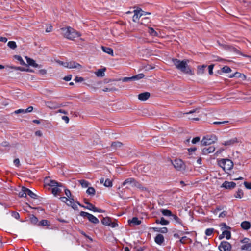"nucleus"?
Returning <instances> with one entry per match:
<instances>
[{"instance_id": "nucleus-1", "label": "nucleus", "mask_w": 251, "mask_h": 251, "mask_svg": "<svg viewBox=\"0 0 251 251\" xmlns=\"http://www.w3.org/2000/svg\"><path fill=\"white\" fill-rule=\"evenodd\" d=\"M172 61L176 68L181 72L191 75H194V72L188 65V60H180L177 59H173Z\"/></svg>"}, {"instance_id": "nucleus-2", "label": "nucleus", "mask_w": 251, "mask_h": 251, "mask_svg": "<svg viewBox=\"0 0 251 251\" xmlns=\"http://www.w3.org/2000/svg\"><path fill=\"white\" fill-rule=\"evenodd\" d=\"M61 30L64 37L70 40H73L81 35L79 32L70 27L62 28Z\"/></svg>"}, {"instance_id": "nucleus-3", "label": "nucleus", "mask_w": 251, "mask_h": 251, "mask_svg": "<svg viewBox=\"0 0 251 251\" xmlns=\"http://www.w3.org/2000/svg\"><path fill=\"white\" fill-rule=\"evenodd\" d=\"M45 183L46 185L53 187L52 189V193L55 196H56L57 194H59L61 192V189L59 188V187H62V184L61 183H58L55 180H51L49 178H45Z\"/></svg>"}, {"instance_id": "nucleus-4", "label": "nucleus", "mask_w": 251, "mask_h": 251, "mask_svg": "<svg viewBox=\"0 0 251 251\" xmlns=\"http://www.w3.org/2000/svg\"><path fill=\"white\" fill-rule=\"evenodd\" d=\"M123 186H125L126 185H129L132 187H136L143 191H147V189L146 187H144L142 186L141 184L139 182H137L134 178H129L126 179V180L124 181L123 183Z\"/></svg>"}, {"instance_id": "nucleus-5", "label": "nucleus", "mask_w": 251, "mask_h": 251, "mask_svg": "<svg viewBox=\"0 0 251 251\" xmlns=\"http://www.w3.org/2000/svg\"><path fill=\"white\" fill-rule=\"evenodd\" d=\"M218 165L223 168L224 171H229L233 167V163L228 159H222L218 161Z\"/></svg>"}, {"instance_id": "nucleus-6", "label": "nucleus", "mask_w": 251, "mask_h": 251, "mask_svg": "<svg viewBox=\"0 0 251 251\" xmlns=\"http://www.w3.org/2000/svg\"><path fill=\"white\" fill-rule=\"evenodd\" d=\"M218 139L215 135H209L204 136L201 141V144L202 146L211 145L217 142Z\"/></svg>"}, {"instance_id": "nucleus-7", "label": "nucleus", "mask_w": 251, "mask_h": 251, "mask_svg": "<svg viewBox=\"0 0 251 251\" xmlns=\"http://www.w3.org/2000/svg\"><path fill=\"white\" fill-rule=\"evenodd\" d=\"M80 215L83 217H87L89 221L93 223L97 224L99 222V220L96 217L86 212L81 211L80 213Z\"/></svg>"}, {"instance_id": "nucleus-8", "label": "nucleus", "mask_w": 251, "mask_h": 251, "mask_svg": "<svg viewBox=\"0 0 251 251\" xmlns=\"http://www.w3.org/2000/svg\"><path fill=\"white\" fill-rule=\"evenodd\" d=\"M174 167L178 171L184 170L185 165L183 161L180 159H176L173 162Z\"/></svg>"}, {"instance_id": "nucleus-9", "label": "nucleus", "mask_w": 251, "mask_h": 251, "mask_svg": "<svg viewBox=\"0 0 251 251\" xmlns=\"http://www.w3.org/2000/svg\"><path fill=\"white\" fill-rule=\"evenodd\" d=\"M231 249V245L227 241L222 242L219 246V249L220 251H230Z\"/></svg>"}, {"instance_id": "nucleus-10", "label": "nucleus", "mask_w": 251, "mask_h": 251, "mask_svg": "<svg viewBox=\"0 0 251 251\" xmlns=\"http://www.w3.org/2000/svg\"><path fill=\"white\" fill-rule=\"evenodd\" d=\"M221 229L223 230V233L224 236L227 239H229L231 236L230 232L228 230H226L227 228V226L226 224L223 223L221 225Z\"/></svg>"}, {"instance_id": "nucleus-11", "label": "nucleus", "mask_w": 251, "mask_h": 251, "mask_svg": "<svg viewBox=\"0 0 251 251\" xmlns=\"http://www.w3.org/2000/svg\"><path fill=\"white\" fill-rule=\"evenodd\" d=\"M85 203L87 204V206H84L83 205H82L80 203H78V204L81 207H82L87 209H89L90 210L93 211L94 212H101L102 211L100 209V210L98 209L97 208L95 207L92 204H91L90 203H89L88 202H85Z\"/></svg>"}, {"instance_id": "nucleus-12", "label": "nucleus", "mask_w": 251, "mask_h": 251, "mask_svg": "<svg viewBox=\"0 0 251 251\" xmlns=\"http://www.w3.org/2000/svg\"><path fill=\"white\" fill-rule=\"evenodd\" d=\"M236 183L233 182H229L225 181L221 185V187L225 188L226 189H231L235 188Z\"/></svg>"}, {"instance_id": "nucleus-13", "label": "nucleus", "mask_w": 251, "mask_h": 251, "mask_svg": "<svg viewBox=\"0 0 251 251\" xmlns=\"http://www.w3.org/2000/svg\"><path fill=\"white\" fill-rule=\"evenodd\" d=\"M141 9H137L134 11V15L133 16V21L136 22L137 20L142 16Z\"/></svg>"}, {"instance_id": "nucleus-14", "label": "nucleus", "mask_w": 251, "mask_h": 251, "mask_svg": "<svg viewBox=\"0 0 251 251\" xmlns=\"http://www.w3.org/2000/svg\"><path fill=\"white\" fill-rule=\"evenodd\" d=\"M78 202H75L74 201V198H70L68 199V202L66 203V204L72 207V208H73L75 210H76L77 209V205H78Z\"/></svg>"}, {"instance_id": "nucleus-15", "label": "nucleus", "mask_w": 251, "mask_h": 251, "mask_svg": "<svg viewBox=\"0 0 251 251\" xmlns=\"http://www.w3.org/2000/svg\"><path fill=\"white\" fill-rule=\"evenodd\" d=\"M150 93L149 92H144L138 95V98L141 101H146L150 97Z\"/></svg>"}, {"instance_id": "nucleus-16", "label": "nucleus", "mask_w": 251, "mask_h": 251, "mask_svg": "<svg viewBox=\"0 0 251 251\" xmlns=\"http://www.w3.org/2000/svg\"><path fill=\"white\" fill-rule=\"evenodd\" d=\"M215 150V148L214 146L205 147L202 150V153L203 154L206 155L209 153L213 152Z\"/></svg>"}, {"instance_id": "nucleus-17", "label": "nucleus", "mask_w": 251, "mask_h": 251, "mask_svg": "<svg viewBox=\"0 0 251 251\" xmlns=\"http://www.w3.org/2000/svg\"><path fill=\"white\" fill-rule=\"evenodd\" d=\"M64 64L66 65V68L69 69L76 68L78 66H80V65L78 63L75 62H66Z\"/></svg>"}, {"instance_id": "nucleus-18", "label": "nucleus", "mask_w": 251, "mask_h": 251, "mask_svg": "<svg viewBox=\"0 0 251 251\" xmlns=\"http://www.w3.org/2000/svg\"><path fill=\"white\" fill-rule=\"evenodd\" d=\"M239 142L238 140L236 138L231 139L228 141H225L222 143L225 146H231L236 143Z\"/></svg>"}, {"instance_id": "nucleus-19", "label": "nucleus", "mask_w": 251, "mask_h": 251, "mask_svg": "<svg viewBox=\"0 0 251 251\" xmlns=\"http://www.w3.org/2000/svg\"><path fill=\"white\" fill-rule=\"evenodd\" d=\"M25 59L27 63L29 65H30L34 67H38V65L35 62V61L33 59H31L27 56L25 57Z\"/></svg>"}, {"instance_id": "nucleus-20", "label": "nucleus", "mask_w": 251, "mask_h": 251, "mask_svg": "<svg viewBox=\"0 0 251 251\" xmlns=\"http://www.w3.org/2000/svg\"><path fill=\"white\" fill-rule=\"evenodd\" d=\"M128 223L130 225H138L141 224V222L137 218L134 217L131 220H128Z\"/></svg>"}, {"instance_id": "nucleus-21", "label": "nucleus", "mask_w": 251, "mask_h": 251, "mask_svg": "<svg viewBox=\"0 0 251 251\" xmlns=\"http://www.w3.org/2000/svg\"><path fill=\"white\" fill-rule=\"evenodd\" d=\"M164 237L162 234H158L155 238V241L158 244H161L164 242Z\"/></svg>"}, {"instance_id": "nucleus-22", "label": "nucleus", "mask_w": 251, "mask_h": 251, "mask_svg": "<svg viewBox=\"0 0 251 251\" xmlns=\"http://www.w3.org/2000/svg\"><path fill=\"white\" fill-rule=\"evenodd\" d=\"M101 49L103 51H104V52L108 54L111 55L112 56H113V50L111 48L102 46Z\"/></svg>"}, {"instance_id": "nucleus-23", "label": "nucleus", "mask_w": 251, "mask_h": 251, "mask_svg": "<svg viewBox=\"0 0 251 251\" xmlns=\"http://www.w3.org/2000/svg\"><path fill=\"white\" fill-rule=\"evenodd\" d=\"M241 226L244 229L247 230L251 227V224L249 222L244 221L241 223Z\"/></svg>"}, {"instance_id": "nucleus-24", "label": "nucleus", "mask_w": 251, "mask_h": 251, "mask_svg": "<svg viewBox=\"0 0 251 251\" xmlns=\"http://www.w3.org/2000/svg\"><path fill=\"white\" fill-rule=\"evenodd\" d=\"M206 67V65H205L198 66L197 74L199 75L203 74L204 73V70Z\"/></svg>"}, {"instance_id": "nucleus-25", "label": "nucleus", "mask_w": 251, "mask_h": 251, "mask_svg": "<svg viewBox=\"0 0 251 251\" xmlns=\"http://www.w3.org/2000/svg\"><path fill=\"white\" fill-rule=\"evenodd\" d=\"M156 223L157 224H160L162 225H167L169 224V222L163 217H162L160 219H157Z\"/></svg>"}, {"instance_id": "nucleus-26", "label": "nucleus", "mask_w": 251, "mask_h": 251, "mask_svg": "<svg viewBox=\"0 0 251 251\" xmlns=\"http://www.w3.org/2000/svg\"><path fill=\"white\" fill-rule=\"evenodd\" d=\"M105 69H99L95 73L96 75L98 77H102L104 75V72Z\"/></svg>"}, {"instance_id": "nucleus-27", "label": "nucleus", "mask_w": 251, "mask_h": 251, "mask_svg": "<svg viewBox=\"0 0 251 251\" xmlns=\"http://www.w3.org/2000/svg\"><path fill=\"white\" fill-rule=\"evenodd\" d=\"M101 222L103 225L109 226L111 225V220L109 218L106 217L103 218Z\"/></svg>"}, {"instance_id": "nucleus-28", "label": "nucleus", "mask_w": 251, "mask_h": 251, "mask_svg": "<svg viewBox=\"0 0 251 251\" xmlns=\"http://www.w3.org/2000/svg\"><path fill=\"white\" fill-rule=\"evenodd\" d=\"M149 34L153 37H156L158 36V33L154 30L152 27L149 28Z\"/></svg>"}, {"instance_id": "nucleus-29", "label": "nucleus", "mask_w": 251, "mask_h": 251, "mask_svg": "<svg viewBox=\"0 0 251 251\" xmlns=\"http://www.w3.org/2000/svg\"><path fill=\"white\" fill-rule=\"evenodd\" d=\"M25 189H27V188L23 187L21 191L19 193V196L20 197H26V191Z\"/></svg>"}, {"instance_id": "nucleus-30", "label": "nucleus", "mask_w": 251, "mask_h": 251, "mask_svg": "<svg viewBox=\"0 0 251 251\" xmlns=\"http://www.w3.org/2000/svg\"><path fill=\"white\" fill-rule=\"evenodd\" d=\"M25 190L26 191V196L28 195L33 199L36 198L37 195L35 194H34L33 192H32L30 190L28 189V188Z\"/></svg>"}, {"instance_id": "nucleus-31", "label": "nucleus", "mask_w": 251, "mask_h": 251, "mask_svg": "<svg viewBox=\"0 0 251 251\" xmlns=\"http://www.w3.org/2000/svg\"><path fill=\"white\" fill-rule=\"evenodd\" d=\"M161 213L162 214L166 216H172V213L170 210L168 209H162L161 210Z\"/></svg>"}, {"instance_id": "nucleus-32", "label": "nucleus", "mask_w": 251, "mask_h": 251, "mask_svg": "<svg viewBox=\"0 0 251 251\" xmlns=\"http://www.w3.org/2000/svg\"><path fill=\"white\" fill-rule=\"evenodd\" d=\"M235 197L237 198H242L243 197V192L241 189H239L236 192L234 195Z\"/></svg>"}, {"instance_id": "nucleus-33", "label": "nucleus", "mask_w": 251, "mask_h": 251, "mask_svg": "<svg viewBox=\"0 0 251 251\" xmlns=\"http://www.w3.org/2000/svg\"><path fill=\"white\" fill-rule=\"evenodd\" d=\"M241 249L243 250L251 251V243L245 244L241 246Z\"/></svg>"}, {"instance_id": "nucleus-34", "label": "nucleus", "mask_w": 251, "mask_h": 251, "mask_svg": "<svg viewBox=\"0 0 251 251\" xmlns=\"http://www.w3.org/2000/svg\"><path fill=\"white\" fill-rule=\"evenodd\" d=\"M46 106L50 109H55L57 107L55 104L50 101L46 102Z\"/></svg>"}, {"instance_id": "nucleus-35", "label": "nucleus", "mask_w": 251, "mask_h": 251, "mask_svg": "<svg viewBox=\"0 0 251 251\" xmlns=\"http://www.w3.org/2000/svg\"><path fill=\"white\" fill-rule=\"evenodd\" d=\"M79 182L83 188L87 187L89 184L88 181L83 179L79 180Z\"/></svg>"}, {"instance_id": "nucleus-36", "label": "nucleus", "mask_w": 251, "mask_h": 251, "mask_svg": "<svg viewBox=\"0 0 251 251\" xmlns=\"http://www.w3.org/2000/svg\"><path fill=\"white\" fill-rule=\"evenodd\" d=\"M144 75L142 73L139 74L138 75H136L133 76L132 78L133 80H138L140 79L143 78L144 77Z\"/></svg>"}, {"instance_id": "nucleus-37", "label": "nucleus", "mask_w": 251, "mask_h": 251, "mask_svg": "<svg viewBox=\"0 0 251 251\" xmlns=\"http://www.w3.org/2000/svg\"><path fill=\"white\" fill-rule=\"evenodd\" d=\"M117 89L113 87H105L102 89V91L104 92H111V91H117Z\"/></svg>"}, {"instance_id": "nucleus-38", "label": "nucleus", "mask_w": 251, "mask_h": 251, "mask_svg": "<svg viewBox=\"0 0 251 251\" xmlns=\"http://www.w3.org/2000/svg\"><path fill=\"white\" fill-rule=\"evenodd\" d=\"M86 192L89 195H94L95 193V190L93 187H90L87 190Z\"/></svg>"}, {"instance_id": "nucleus-39", "label": "nucleus", "mask_w": 251, "mask_h": 251, "mask_svg": "<svg viewBox=\"0 0 251 251\" xmlns=\"http://www.w3.org/2000/svg\"><path fill=\"white\" fill-rule=\"evenodd\" d=\"M7 45H8V46L10 48L12 49H15L17 47L16 44L15 43V42H14V41H9Z\"/></svg>"}, {"instance_id": "nucleus-40", "label": "nucleus", "mask_w": 251, "mask_h": 251, "mask_svg": "<svg viewBox=\"0 0 251 251\" xmlns=\"http://www.w3.org/2000/svg\"><path fill=\"white\" fill-rule=\"evenodd\" d=\"M14 58L15 59L17 60L20 62V64L21 65H25V63L23 60L22 58L19 55H15Z\"/></svg>"}, {"instance_id": "nucleus-41", "label": "nucleus", "mask_w": 251, "mask_h": 251, "mask_svg": "<svg viewBox=\"0 0 251 251\" xmlns=\"http://www.w3.org/2000/svg\"><path fill=\"white\" fill-rule=\"evenodd\" d=\"M104 185L105 187H111L112 186V182L109 179L105 180Z\"/></svg>"}, {"instance_id": "nucleus-42", "label": "nucleus", "mask_w": 251, "mask_h": 251, "mask_svg": "<svg viewBox=\"0 0 251 251\" xmlns=\"http://www.w3.org/2000/svg\"><path fill=\"white\" fill-rule=\"evenodd\" d=\"M214 231L213 228H208L205 230V234L207 236H210L212 235Z\"/></svg>"}, {"instance_id": "nucleus-43", "label": "nucleus", "mask_w": 251, "mask_h": 251, "mask_svg": "<svg viewBox=\"0 0 251 251\" xmlns=\"http://www.w3.org/2000/svg\"><path fill=\"white\" fill-rule=\"evenodd\" d=\"M222 71L224 73H228L231 72V69L229 67L225 66L222 68Z\"/></svg>"}, {"instance_id": "nucleus-44", "label": "nucleus", "mask_w": 251, "mask_h": 251, "mask_svg": "<svg viewBox=\"0 0 251 251\" xmlns=\"http://www.w3.org/2000/svg\"><path fill=\"white\" fill-rule=\"evenodd\" d=\"M200 112V108H196L195 109H194V110H191L188 112H186L185 113V114H193V113H199Z\"/></svg>"}, {"instance_id": "nucleus-45", "label": "nucleus", "mask_w": 251, "mask_h": 251, "mask_svg": "<svg viewBox=\"0 0 251 251\" xmlns=\"http://www.w3.org/2000/svg\"><path fill=\"white\" fill-rule=\"evenodd\" d=\"M171 217L172 220L174 221L177 223H180V220L176 215L172 214Z\"/></svg>"}, {"instance_id": "nucleus-46", "label": "nucleus", "mask_w": 251, "mask_h": 251, "mask_svg": "<svg viewBox=\"0 0 251 251\" xmlns=\"http://www.w3.org/2000/svg\"><path fill=\"white\" fill-rule=\"evenodd\" d=\"M157 230H156V231L162 233H167L168 231V229L166 227H162V228H156Z\"/></svg>"}, {"instance_id": "nucleus-47", "label": "nucleus", "mask_w": 251, "mask_h": 251, "mask_svg": "<svg viewBox=\"0 0 251 251\" xmlns=\"http://www.w3.org/2000/svg\"><path fill=\"white\" fill-rule=\"evenodd\" d=\"M65 195H66V197L68 198V199L73 198V196L72 195L71 192L69 190L65 189Z\"/></svg>"}, {"instance_id": "nucleus-48", "label": "nucleus", "mask_w": 251, "mask_h": 251, "mask_svg": "<svg viewBox=\"0 0 251 251\" xmlns=\"http://www.w3.org/2000/svg\"><path fill=\"white\" fill-rule=\"evenodd\" d=\"M111 146L115 148L120 147L122 146V143L119 142H115L112 143Z\"/></svg>"}, {"instance_id": "nucleus-49", "label": "nucleus", "mask_w": 251, "mask_h": 251, "mask_svg": "<svg viewBox=\"0 0 251 251\" xmlns=\"http://www.w3.org/2000/svg\"><path fill=\"white\" fill-rule=\"evenodd\" d=\"M39 225L42 226H48L49 222L47 220H43L41 221L39 223Z\"/></svg>"}, {"instance_id": "nucleus-50", "label": "nucleus", "mask_w": 251, "mask_h": 251, "mask_svg": "<svg viewBox=\"0 0 251 251\" xmlns=\"http://www.w3.org/2000/svg\"><path fill=\"white\" fill-rule=\"evenodd\" d=\"M75 80L76 82H82L83 81H84V78L82 77L76 76L75 78Z\"/></svg>"}, {"instance_id": "nucleus-51", "label": "nucleus", "mask_w": 251, "mask_h": 251, "mask_svg": "<svg viewBox=\"0 0 251 251\" xmlns=\"http://www.w3.org/2000/svg\"><path fill=\"white\" fill-rule=\"evenodd\" d=\"M229 122L228 121H224L222 122H213L214 124H218V125H225L226 124L228 123Z\"/></svg>"}, {"instance_id": "nucleus-52", "label": "nucleus", "mask_w": 251, "mask_h": 251, "mask_svg": "<svg viewBox=\"0 0 251 251\" xmlns=\"http://www.w3.org/2000/svg\"><path fill=\"white\" fill-rule=\"evenodd\" d=\"M123 82H127L128 81L133 80L132 76V77H126L123 78L122 79Z\"/></svg>"}, {"instance_id": "nucleus-53", "label": "nucleus", "mask_w": 251, "mask_h": 251, "mask_svg": "<svg viewBox=\"0 0 251 251\" xmlns=\"http://www.w3.org/2000/svg\"><path fill=\"white\" fill-rule=\"evenodd\" d=\"M59 199H60L61 201H62L65 203H67V202H68V199H69L66 197H61Z\"/></svg>"}, {"instance_id": "nucleus-54", "label": "nucleus", "mask_w": 251, "mask_h": 251, "mask_svg": "<svg viewBox=\"0 0 251 251\" xmlns=\"http://www.w3.org/2000/svg\"><path fill=\"white\" fill-rule=\"evenodd\" d=\"M214 67V65H210L208 66V71L210 75H212L213 74V69Z\"/></svg>"}, {"instance_id": "nucleus-55", "label": "nucleus", "mask_w": 251, "mask_h": 251, "mask_svg": "<svg viewBox=\"0 0 251 251\" xmlns=\"http://www.w3.org/2000/svg\"><path fill=\"white\" fill-rule=\"evenodd\" d=\"M14 113L15 114L25 113V109H18V110H17L15 111Z\"/></svg>"}, {"instance_id": "nucleus-56", "label": "nucleus", "mask_w": 251, "mask_h": 251, "mask_svg": "<svg viewBox=\"0 0 251 251\" xmlns=\"http://www.w3.org/2000/svg\"><path fill=\"white\" fill-rule=\"evenodd\" d=\"M244 184L246 188L251 189V183L244 182Z\"/></svg>"}, {"instance_id": "nucleus-57", "label": "nucleus", "mask_w": 251, "mask_h": 251, "mask_svg": "<svg viewBox=\"0 0 251 251\" xmlns=\"http://www.w3.org/2000/svg\"><path fill=\"white\" fill-rule=\"evenodd\" d=\"M30 220L33 223H36L38 221L37 218L33 215L30 218Z\"/></svg>"}, {"instance_id": "nucleus-58", "label": "nucleus", "mask_w": 251, "mask_h": 251, "mask_svg": "<svg viewBox=\"0 0 251 251\" xmlns=\"http://www.w3.org/2000/svg\"><path fill=\"white\" fill-rule=\"evenodd\" d=\"M14 164H15V166H16L17 167H19L20 166V160L19 159L17 158V159H15L14 160Z\"/></svg>"}, {"instance_id": "nucleus-59", "label": "nucleus", "mask_w": 251, "mask_h": 251, "mask_svg": "<svg viewBox=\"0 0 251 251\" xmlns=\"http://www.w3.org/2000/svg\"><path fill=\"white\" fill-rule=\"evenodd\" d=\"M200 137H196L193 139V140H192V142L193 144H196V143L200 141Z\"/></svg>"}, {"instance_id": "nucleus-60", "label": "nucleus", "mask_w": 251, "mask_h": 251, "mask_svg": "<svg viewBox=\"0 0 251 251\" xmlns=\"http://www.w3.org/2000/svg\"><path fill=\"white\" fill-rule=\"evenodd\" d=\"M224 149L223 148H220L217 150V151L215 152V155L218 156L219 154L222 153L224 151Z\"/></svg>"}, {"instance_id": "nucleus-61", "label": "nucleus", "mask_w": 251, "mask_h": 251, "mask_svg": "<svg viewBox=\"0 0 251 251\" xmlns=\"http://www.w3.org/2000/svg\"><path fill=\"white\" fill-rule=\"evenodd\" d=\"M33 109V108L32 106H29L27 109H25V112L26 113H29L31 112Z\"/></svg>"}, {"instance_id": "nucleus-62", "label": "nucleus", "mask_w": 251, "mask_h": 251, "mask_svg": "<svg viewBox=\"0 0 251 251\" xmlns=\"http://www.w3.org/2000/svg\"><path fill=\"white\" fill-rule=\"evenodd\" d=\"M35 135L37 136L41 137L42 136L43 134L42 132L40 130L36 131L35 133Z\"/></svg>"}, {"instance_id": "nucleus-63", "label": "nucleus", "mask_w": 251, "mask_h": 251, "mask_svg": "<svg viewBox=\"0 0 251 251\" xmlns=\"http://www.w3.org/2000/svg\"><path fill=\"white\" fill-rule=\"evenodd\" d=\"M72 78L71 75H68L64 78V79L67 81H70Z\"/></svg>"}, {"instance_id": "nucleus-64", "label": "nucleus", "mask_w": 251, "mask_h": 251, "mask_svg": "<svg viewBox=\"0 0 251 251\" xmlns=\"http://www.w3.org/2000/svg\"><path fill=\"white\" fill-rule=\"evenodd\" d=\"M62 119L65 121L66 123H68L69 121V118L67 116H62Z\"/></svg>"}]
</instances>
